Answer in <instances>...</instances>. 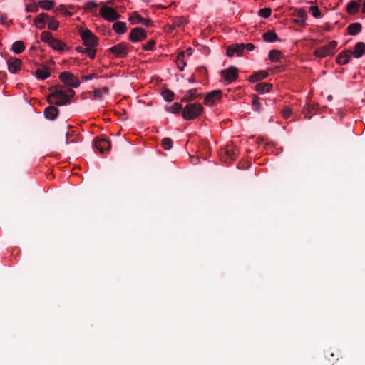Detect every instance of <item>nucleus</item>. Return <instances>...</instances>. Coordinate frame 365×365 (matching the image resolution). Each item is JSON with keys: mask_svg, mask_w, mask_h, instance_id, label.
<instances>
[{"mask_svg": "<svg viewBox=\"0 0 365 365\" xmlns=\"http://www.w3.org/2000/svg\"><path fill=\"white\" fill-rule=\"evenodd\" d=\"M86 53H87L91 59H93L96 56V50L93 49L91 47H88V51Z\"/></svg>", "mask_w": 365, "mask_h": 365, "instance_id": "3c124183", "label": "nucleus"}, {"mask_svg": "<svg viewBox=\"0 0 365 365\" xmlns=\"http://www.w3.org/2000/svg\"><path fill=\"white\" fill-rule=\"evenodd\" d=\"M100 15L108 21L118 20L121 16L113 8L107 6H103L101 8Z\"/></svg>", "mask_w": 365, "mask_h": 365, "instance_id": "0eeeda50", "label": "nucleus"}, {"mask_svg": "<svg viewBox=\"0 0 365 365\" xmlns=\"http://www.w3.org/2000/svg\"><path fill=\"white\" fill-rule=\"evenodd\" d=\"M161 144L165 150H170L173 146V140L170 138H165L162 140Z\"/></svg>", "mask_w": 365, "mask_h": 365, "instance_id": "58836bf2", "label": "nucleus"}, {"mask_svg": "<svg viewBox=\"0 0 365 365\" xmlns=\"http://www.w3.org/2000/svg\"><path fill=\"white\" fill-rule=\"evenodd\" d=\"M55 1L51 0H41L38 2V7H41L44 10L51 9L55 6Z\"/></svg>", "mask_w": 365, "mask_h": 365, "instance_id": "7c9ffc66", "label": "nucleus"}, {"mask_svg": "<svg viewBox=\"0 0 365 365\" xmlns=\"http://www.w3.org/2000/svg\"><path fill=\"white\" fill-rule=\"evenodd\" d=\"M21 60L16 58L11 57L7 60L8 70L15 73L21 69Z\"/></svg>", "mask_w": 365, "mask_h": 365, "instance_id": "2eb2a0df", "label": "nucleus"}, {"mask_svg": "<svg viewBox=\"0 0 365 365\" xmlns=\"http://www.w3.org/2000/svg\"><path fill=\"white\" fill-rule=\"evenodd\" d=\"M49 46L51 48H53L54 50H56L58 51H64V49L66 48V44L64 43H63L61 41L54 38H53V40H51Z\"/></svg>", "mask_w": 365, "mask_h": 365, "instance_id": "bb28decb", "label": "nucleus"}, {"mask_svg": "<svg viewBox=\"0 0 365 365\" xmlns=\"http://www.w3.org/2000/svg\"><path fill=\"white\" fill-rule=\"evenodd\" d=\"M166 110L173 113H178L180 110L182 111V106L179 103H174L172 106L166 107Z\"/></svg>", "mask_w": 365, "mask_h": 365, "instance_id": "473e14b6", "label": "nucleus"}, {"mask_svg": "<svg viewBox=\"0 0 365 365\" xmlns=\"http://www.w3.org/2000/svg\"><path fill=\"white\" fill-rule=\"evenodd\" d=\"M245 49H247L248 51H253L255 48V45L251 43L245 44Z\"/></svg>", "mask_w": 365, "mask_h": 365, "instance_id": "6e6d98bb", "label": "nucleus"}, {"mask_svg": "<svg viewBox=\"0 0 365 365\" xmlns=\"http://www.w3.org/2000/svg\"><path fill=\"white\" fill-rule=\"evenodd\" d=\"M220 75L224 78L227 84H229L238 78V69L235 66H230L227 69L222 70Z\"/></svg>", "mask_w": 365, "mask_h": 365, "instance_id": "9d476101", "label": "nucleus"}, {"mask_svg": "<svg viewBox=\"0 0 365 365\" xmlns=\"http://www.w3.org/2000/svg\"><path fill=\"white\" fill-rule=\"evenodd\" d=\"M313 110H311L310 103H306V105L302 108V113L304 115V118L307 119H310L312 116L314 115L312 113Z\"/></svg>", "mask_w": 365, "mask_h": 365, "instance_id": "e433bc0d", "label": "nucleus"}, {"mask_svg": "<svg viewBox=\"0 0 365 365\" xmlns=\"http://www.w3.org/2000/svg\"><path fill=\"white\" fill-rule=\"evenodd\" d=\"M143 17L138 12L134 11L130 16L129 21H130L133 24H141V22H143Z\"/></svg>", "mask_w": 365, "mask_h": 365, "instance_id": "72a5a7b5", "label": "nucleus"}, {"mask_svg": "<svg viewBox=\"0 0 365 365\" xmlns=\"http://www.w3.org/2000/svg\"><path fill=\"white\" fill-rule=\"evenodd\" d=\"M190 83H194L195 81V75L192 74L190 78L188 79Z\"/></svg>", "mask_w": 365, "mask_h": 365, "instance_id": "052dcab7", "label": "nucleus"}, {"mask_svg": "<svg viewBox=\"0 0 365 365\" xmlns=\"http://www.w3.org/2000/svg\"><path fill=\"white\" fill-rule=\"evenodd\" d=\"M88 48H85L82 46H78L76 48V50L79 53H86L88 51Z\"/></svg>", "mask_w": 365, "mask_h": 365, "instance_id": "864d4df0", "label": "nucleus"}, {"mask_svg": "<svg viewBox=\"0 0 365 365\" xmlns=\"http://www.w3.org/2000/svg\"><path fill=\"white\" fill-rule=\"evenodd\" d=\"M94 148L100 153H103L105 150L110 149L111 146L110 142L107 139H95L93 140Z\"/></svg>", "mask_w": 365, "mask_h": 365, "instance_id": "ddd939ff", "label": "nucleus"}, {"mask_svg": "<svg viewBox=\"0 0 365 365\" xmlns=\"http://www.w3.org/2000/svg\"><path fill=\"white\" fill-rule=\"evenodd\" d=\"M0 20H1V24L3 25H6V26H9L10 24H12L11 21H9V23L7 22V16L5 14H1Z\"/></svg>", "mask_w": 365, "mask_h": 365, "instance_id": "de8ad7c7", "label": "nucleus"}, {"mask_svg": "<svg viewBox=\"0 0 365 365\" xmlns=\"http://www.w3.org/2000/svg\"><path fill=\"white\" fill-rule=\"evenodd\" d=\"M362 26L360 23L356 22L349 24L346 29L349 34L355 36L361 31Z\"/></svg>", "mask_w": 365, "mask_h": 365, "instance_id": "412c9836", "label": "nucleus"}, {"mask_svg": "<svg viewBox=\"0 0 365 365\" xmlns=\"http://www.w3.org/2000/svg\"><path fill=\"white\" fill-rule=\"evenodd\" d=\"M359 3L356 1H351L346 6V11L350 15H354L359 12Z\"/></svg>", "mask_w": 365, "mask_h": 365, "instance_id": "5701e85b", "label": "nucleus"}, {"mask_svg": "<svg viewBox=\"0 0 365 365\" xmlns=\"http://www.w3.org/2000/svg\"><path fill=\"white\" fill-rule=\"evenodd\" d=\"M143 1H145V2H147V3H148V2H150L151 0H143Z\"/></svg>", "mask_w": 365, "mask_h": 365, "instance_id": "338daca9", "label": "nucleus"}, {"mask_svg": "<svg viewBox=\"0 0 365 365\" xmlns=\"http://www.w3.org/2000/svg\"><path fill=\"white\" fill-rule=\"evenodd\" d=\"M336 46L337 42L336 41H331L329 44L317 48L314 51V56L318 58H324L327 56L333 55V51Z\"/></svg>", "mask_w": 365, "mask_h": 365, "instance_id": "39448f33", "label": "nucleus"}, {"mask_svg": "<svg viewBox=\"0 0 365 365\" xmlns=\"http://www.w3.org/2000/svg\"><path fill=\"white\" fill-rule=\"evenodd\" d=\"M219 156L221 160L230 164L232 163L238 156V150L236 146L227 145L219 152Z\"/></svg>", "mask_w": 365, "mask_h": 365, "instance_id": "7ed1b4c3", "label": "nucleus"}, {"mask_svg": "<svg viewBox=\"0 0 365 365\" xmlns=\"http://www.w3.org/2000/svg\"><path fill=\"white\" fill-rule=\"evenodd\" d=\"M109 89L108 87H103L101 88L95 89L93 91L94 98L96 100H101L103 95H108Z\"/></svg>", "mask_w": 365, "mask_h": 365, "instance_id": "c85d7f7f", "label": "nucleus"}, {"mask_svg": "<svg viewBox=\"0 0 365 365\" xmlns=\"http://www.w3.org/2000/svg\"><path fill=\"white\" fill-rule=\"evenodd\" d=\"M147 38V32L145 29L141 27H135L131 29L128 39L135 43L142 41Z\"/></svg>", "mask_w": 365, "mask_h": 365, "instance_id": "1a4fd4ad", "label": "nucleus"}, {"mask_svg": "<svg viewBox=\"0 0 365 365\" xmlns=\"http://www.w3.org/2000/svg\"><path fill=\"white\" fill-rule=\"evenodd\" d=\"M272 88V85L268 83H259L255 86V90L259 94L269 92Z\"/></svg>", "mask_w": 365, "mask_h": 365, "instance_id": "4be33fe9", "label": "nucleus"}, {"mask_svg": "<svg viewBox=\"0 0 365 365\" xmlns=\"http://www.w3.org/2000/svg\"><path fill=\"white\" fill-rule=\"evenodd\" d=\"M292 110L289 107H285L282 110V114L285 118L290 117Z\"/></svg>", "mask_w": 365, "mask_h": 365, "instance_id": "a18cd8bd", "label": "nucleus"}, {"mask_svg": "<svg viewBox=\"0 0 365 365\" xmlns=\"http://www.w3.org/2000/svg\"><path fill=\"white\" fill-rule=\"evenodd\" d=\"M97 4L94 1H88L86 4V9H93V8H96L97 7Z\"/></svg>", "mask_w": 365, "mask_h": 365, "instance_id": "8fccbe9b", "label": "nucleus"}, {"mask_svg": "<svg viewBox=\"0 0 365 365\" xmlns=\"http://www.w3.org/2000/svg\"><path fill=\"white\" fill-rule=\"evenodd\" d=\"M352 56L356 58H359L365 54V43L364 42H358L354 47Z\"/></svg>", "mask_w": 365, "mask_h": 365, "instance_id": "a211bd4d", "label": "nucleus"}, {"mask_svg": "<svg viewBox=\"0 0 365 365\" xmlns=\"http://www.w3.org/2000/svg\"><path fill=\"white\" fill-rule=\"evenodd\" d=\"M362 13L365 14V1H364V4H363Z\"/></svg>", "mask_w": 365, "mask_h": 365, "instance_id": "0e129e2a", "label": "nucleus"}, {"mask_svg": "<svg viewBox=\"0 0 365 365\" xmlns=\"http://www.w3.org/2000/svg\"><path fill=\"white\" fill-rule=\"evenodd\" d=\"M79 33L84 46L93 48L98 45V38L89 29L81 28L79 29Z\"/></svg>", "mask_w": 365, "mask_h": 365, "instance_id": "20e7f679", "label": "nucleus"}, {"mask_svg": "<svg viewBox=\"0 0 365 365\" xmlns=\"http://www.w3.org/2000/svg\"><path fill=\"white\" fill-rule=\"evenodd\" d=\"M59 78L63 83L72 88H77L80 85L78 78L71 72L64 71L61 73Z\"/></svg>", "mask_w": 365, "mask_h": 365, "instance_id": "6e6552de", "label": "nucleus"}, {"mask_svg": "<svg viewBox=\"0 0 365 365\" xmlns=\"http://www.w3.org/2000/svg\"><path fill=\"white\" fill-rule=\"evenodd\" d=\"M51 94L48 96V101L56 106H61L69 103L75 95L72 88H66L61 85H56L49 88Z\"/></svg>", "mask_w": 365, "mask_h": 365, "instance_id": "f257e3e1", "label": "nucleus"}, {"mask_svg": "<svg viewBox=\"0 0 365 365\" xmlns=\"http://www.w3.org/2000/svg\"><path fill=\"white\" fill-rule=\"evenodd\" d=\"M268 76V73L265 71H259L256 73H254L252 75H251L248 80L250 82L255 83L258 81L262 80L264 78H266Z\"/></svg>", "mask_w": 365, "mask_h": 365, "instance_id": "6ab92c4d", "label": "nucleus"}, {"mask_svg": "<svg viewBox=\"0 0 365 365\" xmlns=\"http://www.w3.org/2000/svg\"><path fill=\"white\" fill-rule=\"evenodd\" d=\"M129 51L128 44L125 42H121L116 44L108 49V51L112 53L116 58H125Z\"/></svg>", "mask_w": 365, "mask_h": 365, "instance_id": "423d86ee", "label": "nucleus"}, {"mask_svg": "<svg viewBox=\"0 0 365 365\" xmlns=\"http://www.w3.org/2000/svg\"><path fill=\"white\" fill-rule=\"evenodd\" d=\"M198 96H202L201 94H197V89H190L186 92L185 96L181 99L182 102H190L196 99Z\"/></svg>", "mask_w": 365, "mask_h": 365, "instance_id": "aec40b11", "label": "nucleus"}, {"mask_svg": "<svg viewBox=\"0 0 365 365\" xmlns=\"http://www.w3.org/2000/svg\"><path fill=\"white\" fill-rule=\"evenodd\" d=\"M282 57V53L279 50H271L269 53V58L272 62H279Z\"/></svg>", "mask_w": 365, "mask_h": 365, "instance_id": "cd10ccee", "label": "nucleus"}, {"mask_svg": "<svg viewBox=\"0 0 365 365\" xmlns=\"http://www.w3.org/2000/svg\"><path fill=\"white\" fill-rule=\"evenodd\" d=\"M57 11L64 14L68 13L67 9L64 5H60L59 7L57 9Z\"/></svg>", "mask_w": 365, "mask_h": 365, "instance_id": "5fc2aeb1", "label": "nucleus"}, {"mask_svg": "<svg viewBox=\"0 0 365 365\" xmlns=\"http://www.w3.org/2000/svg\"><path fill=\"white\" fill-rule=\"evenodd\" d=\"M262 38L266 42L272 43L278 40V36L274 31H268L263 34Z\"/></svg>", "mask_w": 365, "mask_h": 365, "instance_id": "393cba45", "label": "nucleus"}, {"mask_svg": "<svg viewBox=\"0 0 365 365\" xmlns=\"http://www.w3.org/2000/svg\"><path fill=\"white\" fill-rule=\"evenodd\" d=\"M235 53L237 56L242 55V53L244 50L245 49V43H240V44H232Z\"/></svg>", "mask_w": 365, "mask_h": 365, "instance_id": "ea45409f", "label": "nucleus"}, {"mask_svg": "<svg viewBox=\"0 0 365 365\" xmlns=\"http://www.w3.org/2000/svg\"><path fill=\"white\" fill-rule=\"evenodd\" d=\"M292 16L296 17V19H294V22L296 24L300 26H306L305 20L307 17V14L304 9H294V11L292 13Z\"/></svg>", "mask_w": 365, "mask_h": 365, "instance_id": "9b49d317", "label": "nucleus"}, {"mask_svg": "<svg viewBox=\"0 0 365 365\" xmlns=\"http://www.w3.org/2000/svg\"><path fill=\"white\" fill-rule=\"evenodd\" d=\"M11 50L15 53L19 54L25 50V46L22 41H17L12 44Z\"/></svg>", "mask_w": 365, "mask_h": 365, "instance_id": "2f4dec72", "label": "nucleus"}, {"mask_svg": "<svg viewBox=\"0 0 365 365\" xmlns=\"http://www.w3.org/2000/svg\"><path fill=\"white\" fill-rule=\"evenodd\" d=\"M26 12H32V13H36L38 11V4L36 6H31L27 5L25 9Z\"/></svg>", "mask_w": 365, "mask_h": 365, "instance_id": "49530a36", "label": "nucleus"}, {"mask_svg": "<svg viewBox=\"0 0 365 365\" xmlns=\"http://www.w3.org/2000/svg\"><path fill=\"white\" fill-rule=\"evenodd\" d=\"M155 46V41L153 39L148 41L145 44L143 45L144 51H153Z\"/></svg>", "mask_w": 365, "mask_h": 365, "instance_id": "a19ab883", "label": "nucleus"}, {"mask_svg": "<svg viewBox=\"0 0 365 365\" xmlns=\"http://www.w3.org/2000/svg\"><path fill=\"white\" fill-rule=\"evenodd\" d=\"M252 104L254 109L256 111H260V103L259 102V97L256 95H254L252 97Z\"/></svg>", "mask_w": 365, "mask_h": 365, "instance_id": "79ce46f5", "label": "nucleus"}, {"mask_svg": "<svg viewBox=\"0 0 365 365\" xmlns=\"http://www.w3.org/2000/svg\"><path fill=\"white\" fill-rule=\"evenodd\" d=\"M162 96L166 101L170 102L174 99L175 93L170 89H165L162 92Z\"/></svg>", "mask_w": 365, "mask_h": 365, "instance_id": "f704fd0d", "label": "nucleus"}, {"mask_svg": "<svg viewBox=\"0 0 365 365\" xmlns=\"http://www.w3.org/2000/svg\"><path fill=\"white\" fill-rule=\"evenodd\" d=\"M113 29L118 34H125L127 31L126 23L123 21H116L113 24Z\"/></svg>", "mask_w": 365, "mask_h": 365, "instance_id": "a878e982", "label": "nucleus"}, {"mask_svg": "<svg viewBox=\"0 0 365 365\" xmlns=\"http://www.w3.org/2000/svg\"><path fill=\"white\" fill-rule=\"evenodd\" d=\"M53 36L51 32L44 31L41 34V40L45 43H47L50 45L51 40H53Z\"/></svg>", "mask_w": 365, "mask_h": 365, "instance_id": "c9c22d12", "label": "nucleus"}, {"mask_svg": "<svg viewBox=\"0 0 365 365\" xmlns=\"http://www.w3.org/2000/svg\"><path fill=\"white\" fill-rule=\"evenodd\" d=\"M186 53L187 56H191L192 55V48H188L187 50H186Z\"/></svg>", "mask_w": 365, "mask_h": 365, "instance_id": "680f3d73", "label": "nucleus"}, {"mask_svg": "<svg viewBox=\"0 0 365 365\" xmlns=\"http://www.w3.org/2000/svg\"><path fill=\"white\" fill-rule=\"evenodd\" d=\"M34 74L38 79L44 80L51 76V72L47 67H43L36 69Z\"/></svg>", "mask_w": 365, "mask_h": 365, "instance_id": "b1692460", "label": "nucleus"}, {"mask_svg": "<svg viewBox=\"0 0 365 365\" xmlns=\"http://www.w3.org/2000/svg\"><path fill=\"white\" fill-rule=\"evenodd\" d=\"M185 21V19H182V21H180V23L183 24Z\"/></svg>", "mask_w": 365, "mask_h": 365, "instance_id": "774afa93", "label": "nucleus"}, {"mask_svg": "<svg viewBox=\"0 0 365 365\" xmlns=\"http://www.w3.org/2000/svg\"><path fill=\"white\" fill-rule=\"evenodd\" d=\"M309 11H312V14L314 18H320L322 16L321 11L317 6H311Z\"/></svg>", "mask_w": 365, "mask_h": 365, "instance_id": "c03bdc74", "label": "nucleus"}, {"mask_svg": "<svg viewBox=\"0 0 365 365\" xmlns=\"http://www.w3.org/2000/svg\"><path fill=\"white\" fill-rule=\"evenodd\" d=\"M272 10L270 8L261 9L259 11V15L263 18H268L270 16Z\"/></svg>", "mask_w": 365, "mask_h": 365, "instance_id": "37998d69", "label": "nucleus"}, {"mask_svg": "<svg viewBox=\"0 0 365 365\" xmlns=\"http://www.w3.org/2000/svg\"><path fill=\"white\" fill-rule=\"evenodd\" d=\"M196 72H197L200 75H206L207 71L205 67H197L196 68Z\"/></svg>", "mask_w": 365, "mask_h": 365, "instance_id": "603ef678", "label": "nucleus"}, {"mask_svg": "<svg viewBox=\"0 0 365 365\" xmlns=\"http://www.w3.org/2000/svg\"><path fill=\"white\" fill-rule=\"evenodd\" d=\"M310 106H311V110H314L317 109L318 104L312 103V104H310Z\"/></svg>", "mask_w": 365, "mask_h": 365, "instance_id": "bf43d9fd", "label": "nucleus"}, {"mask_svg": "<svg viewBox=\"0 0 365 365\" xmlns=\"http://www.w3.org/2000/svg\"><path fill=\"white\" fill-rule=\"evenodd\" d=\"M48 19H49V16L46 13H41L35 17L34 23L38 29H43L46 26Z\"/></svg>", "mask_w": 365, "mask_h": 365, "instance_id": "f3484780", "label": "nucleus"}, {"mask_svg": "<svg viewBox=\"0 0 365 365\" xmlns=\"http://www.w3.org/2000/svg\"><path fill=\"white\" fill-rule=\"evenodd\" d=\"M235 53V48L232 45L229 46L227 48V56L228 57H232Z\"/></svg>", "mask_w": 365, "mask_h": 365, "instance_id": "09e8293b", "label": "nucleus"}, {"mask_svg": "<svg viewBox=\"0 0 365 365\" xmlns=\"http://www.w3.org/2000/svg\"><path fill=\"white\" fill-rule=\"evenodd\" d=\"M141 24L148 27L151 24V20L150 19L143 18V22H141Z\"/></svg>", "mask_w": 365, "mask_h": 365, "instance_id": "4d7b16f0", "label": "nucleus"}, {"mask_svg": "<svg viewBox=\"0 0 365 365\" xmlns=\"http://www.w3.org/2000/svg\"><path fill=\"white\" fill-rule=\"evenodd\" d=\"M44 116L46 119L53 120L59 115V110L53 105L47 107L44 110Z\"/></svg>", "mask_w": 365, "mask_h": 365, "instance_id": "dca6fc26", "label": "nucleus"}, {"mask_svg": "<svg viewBox=\"0 0 365 365\" xmlns=\"http://www.w3.org/2000/svg\"><path fill=\"white\" fill-rule=\"evenodd\" d=\"M222 96L221 90H214L207 94L205 98V104L207 106H212L218 102Z\"/></svg>", "mask_w": 365, "mask_h": 365, "instance_id": "f8f14e48", "label": "nucleus"}, {"mask_svg": "<svg viewBox=\"0 0 365 365\" xmlns=\"http://www.w3.org/2000/svg\"><path fill=\"white\" fill-rule=\"evenodd\" d=\"M328 99H329V100L332 99V96H328Z\"/></svg>", "mask_w": 365, "mask_h": 365, "instance_id": "69168bd1", "label": "nucleus"}, {"mask_svg": "<svg viewBox=\"0 0 365 365\" xmlns=\"http://www.w3.org/2000/svg\"><path fill=\"white\" fill-rule=\"evenodd\" d=\"M69 135H70V134H69V133H68V132H67V133H66V143H67V144H68V143H69V142H68V137H69Z\"/></svg>", "mask_w": 365, "mask_h": 365, "instance_id": "e2e57ef3", "label": "nucleus"}, {"mask_svg": "<svg viewBox=\"0 0 365 365\" xmlns=\"http://www.w3.org/2000/svg\"><path fill=\"white\" fill-rule=\"evenodd\" d=\"M184 58H185V52L181 51L178 54V56L176 57V60H175V61L177 63L178 68L181 71H182L184 70V68L186 66V63L184 61Z\"/></svg>", "mask_w": 365, "mask_h": 365, "instance_id": "c756f323", "label": "nucleus"}, {"mask_svg": "<svg viewBox=\"0 0 365 365\" xmlns=\"http://www.w3.org/2000/svg\"><path fill=\"white\" fill-rule=\"evenodd\" d=\"M48 27L49 29L56 31L58 27V22L57 20H56L53 17L49 16V19H48Z\"/></svg>", "mask_w": 365, "mask_h": 365, "instance_id": "4c0bfd02", "label": "nucleus"}, {"mask_svg": "<svg viewBox=\"0 0 365 365\" xmlns=\"http://www.w3.org/2000/svg\"><path fill=\"white\" fill-rule=\"evenodd\" d=\"M352 51L351 50H344L339 53L336 58V61L339 65H346L351 59Z\"/></svg>", "mask_w": 365, "mask_h": 365, "instance_id": "4468645a", "label": "nucleus"}, {"mask_svg": "<svg viewBox=\"0 0 365 365\" xmlns=\"http://www.w3.org/2000/svg\"><path fill=\"white\" fill-rule=\"evenodd\" d=\"M203 110V106L200 103H188L182 109V116L186 120L198 118Z\"/></svg>", "mask_w": 365, "mask_h": 365, "instance_id": "f03ea898", "label": "nucleus"}, {"mask_svg": "<svg viewBox=\"0 0 365 365\" xmlns=\"http://www.w3.org/2000/svg\"><path fill=\"white\" fill-rule=\"evenodd\" d=\"M94 77H95V74L93 73V74L86 76L83 78L85 80L88 81V80L93 79Z\"/></svg>", "mask_w": 365, "mask_h": 365, "instance_id": "13d9d810", "label": "nucleus"}]
</instances>
